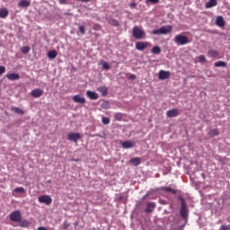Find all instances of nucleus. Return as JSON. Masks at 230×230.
Returning <instances> with one entry per match:
<instances>
[{
    "instance_id": "obj_1",
    "label": "nucleus",
    "mask_w": 230,
    "mask_h": 230,
    "mask_svg": "<svg viewBox=\"0 0 230 230\" xmlns=\"http://www.w3.org/2000/svg\"><path fill=\"white\" fill-rule=\"evenodd\" d=\"M179 200H181V209H180V215L183 218L186 224V222H188V215H189L188 207H186V200H184V198H182L181 196H179Z\"/></svg>"
},
{
    "instance_id": "obj_2",
    "label": "nucleus",
    "mask_w": 230,
    "mask_h": 230,
    "mask_svg": "<svg viewBox=\"0 0 230 230\" xmlns=\"http://www.w3.org/2000/svg\"><path fill=\"white\" fill-rule=\"evenodd\" d=\"M173 30L172 25H164L160 29L153 31V35H168Z\"/></svg>"
},
{
    "instance_id": "obj_3",
    "label": "nucleus",
    "mask_w": 230,
    "mask_h": 230,
    "mask_svg": "<svg viewBox=\"0 0 230 230\" xmlns=\"http://www.w3.org/2000/svg\"><path fill=\"white\" fill-rule=\"evenodd\" d=\"M173 42H175V44H180V46H186V44H190V40L187 36L179 34L174 37Z\"/></svg>"
},
{
    "instance_id": "obj_4",
    "label": "nucleus",
    "mask_w": 230,
    "mask_h": 230,
    "mask_svg": "<svg viewBox=\"0 0 230 230\" xmlns=\"http://www.w3.org/2000/svg\"><path fill=\"white\" fill-rule=\"evenodd\" d=\"M132 35L137 40H141V39H143V37H145L146 33H145V31L141 30L137 26H135L132 30Z\"/></svg>"
},
{
    "instance_id": "obj_5",
    "label": "nucleus",
    "mask_w": 230,
    "mask_h": 230,
    "mask_svg": "<svg viewBox=\"0 0 230 230\" xmlns=\"http://www.w3.org/2000/svg\"><path fill=\"white\" fill-rule=\"evenodd\" d=\"M38 200L40 204H46V206H49L53 202V199L49 195H41L38 198Z\"/></svg>"
},
{
    "instance_id": "obj_6",
    "label": "nucleus",
    "mask_w": 230,
    "mask_h": 230,
    "mask_svg": "<svg viewBox=\"0 0 230 230\" xmlns=\"http://www.w3.org/2000/svg\"><path fill=\"white\" fill-rule=\"evenodd\" d=\"M67 139H68V141H73L74 143H78V141H80V139H82V135L80 133L70 132L67 135Z\"/></svg>"
},
{
    "instance_id": "obj_7",
    "label": "nucleus",
    "mask_w": 230,
    "mask_h": 230,
    "mask_svg": "<svg viewBox=\"0 0 230 230\" xmlns=\"http://www.w3.org/2000/svg\"><path fill=\"white\" fill-rule=\"evenodd\" d=\"M10 220H12V222H21V220H22V216H21V211L19 210L13 211L10 214Z\"/></svg>"
},
{
    "instance_id": "obj_8",
    "label": "nucleus",
    "mask_w": 230,
    "mask_h": 230,
    "mask_svg": "<svg viewBox=\"0 0 230 230\" xmlns=\"http://www.w3.org/2000/svg\"><path fill=\"white\" fill-rule=\"evenodd\" d=\"M149 44L150 43L148 41H137L135 44V48L137 49V51H145V49L148 48Z\"/></svg>"
},
{
    "instance_id": "obj_9",
    "label": "nucleus",
    "mask_w": 230,
    "mask_h": 230,
    "mask_svg": "<svg viewBox=\"0 0 230 230\" xmlns=\"http://www.w3.org/2000/svg\"><path fill=\"white\" fill-rule=\"evenodd\" d=\"M170 76H171L170 71L160 70L158 73L159 80H168V78H170Z\"/></svg>"
},
{
    "instance_id": "obj_10",
    "label": "nucleus",
    "mask_w": 230,
    "mask_h": 230,
    "mask_svg": "<svg viewBox=\"0 0 230 230\" xmlns=\"http://www.w3.org/2000/svg\"><path fill=\"white\" fill-rule=\"evenodd\" d=\"M180 112H179V109H172L167 111L166 112V116L167 118H177V116H179Z\"/></svg>"
},
{
    "instance_id": "obj_11",
    "label": "nucleus",
    "mask_w": 230,
    "mask_h": 230,
    "mask_svg": "<svg viewBox=\"0 0 230 230\" xmlns=\"http://www.w3.org/2000/svg\"><path fill=\"white\" fill-rule=\"evenodd\" d=\"M31 94L33 98H40V96L44 94V91L42 89L36 88L31 91Z\"/></svg>"
},
{
    "instance_id": "obj_12",
    "label": "nucleus",
    "mask_w": 230,
    "mask_h": 230,
    "mask_svg": "<svg viewBox=\"0 0 230 230\" xmlns=\"http://www.w3.org/2000/svg\"><path fill=\"white\" fill-rule=\"evenodd\" d=\"M73 102H75V103H85V97L80 95V94H76L73 97Z\"/></svg>"
},
{
    "instance_id": "obj_13",
    "label": "nucleus",
    "mask_w": 230,
    "mask_h": 230,
    "mask_svg": "<svg viewBox=\"0 0 230 230\" xmlns=\"http://www.w3.org/2000/svg\"><path fill=\"white\" fill-rule=\"evenodd\" d=\"M122 148L128 149V148H134L136 146V143L128 140L121 143Z\"/></svg>"
},
{
    "instance_id": "obj_14",
    "label": "nucleus",
    "mask_w": 230,
    "mask_h": 230,
    "mask_svg": "<svg viewBox=\"0 0 230 230\" xmlns=\"http://www.w3.org/2000/svg\"><path fill=\"white\" fill-rule=\"evenodd\" d=\"M216 24L219 28H224V26H226V21L224 20V17L217 16V19H216Z\"/></svg>"
},
{
    "instance_id": "obj_15",
    "label": "nucleus",
    "mask_w": 230,
    "mask_h": 230,
    "mask_svg": "<svg viewBox=\"0 0 230 230\" xmlns=\"http://www.w3.org/2000/svg\"><path fill=\"white\" fill-rule=\"evenodd\" d=\"M86 96H87V98H89L91 100H98V98H99L98 93H96V92H93L91 90H88L86 92Z\"/></svg>"
},
{
    "instance_id": "obj_16",
    "label": "nucleus",
    "mask_w": 230,
    "mask_h": 230,
    "mask_svg": "<svg viewBox=\"0 0 230 230\" xmlns=\"http://www.w3.org/2000/svg\"><path fill=\"white\" fill-rule=\"evenodd\" d=\"M155 209V202H148L146 204V213H152Z\"/></svg>"
},
{
    "instance_id": "obj_17",
    "label": "nucleus",
    "mask_w": 230,
    "mask_h": 230,
    "mask_svg": "<svg viewBox=\"0 0 230 230\" xmlns=\"http://www.w3.org/2000/svg\"><path fill=\"white\" fill-rule=\"evenodd\" d=\"M220 53L216 49H210L208 51V57H209L210 58H217V57H218Z\"/></svg>"
},
{
    "instance_id": "obj_18",
    "label": "nucleus",
    "mask_w": 230,
    "mask_h": 230,
    "mask_svg": "<svg viewBox=\"0 0 230 230\" xmlns=\"http://www.w3.org/2000/svg\"><path fill=\"white\" fill-rule=\"evenodd\" d=\"M6 78L8 80H11L12 82L15 81V80H19V78H21V75H19V74H7L6 75Z\"/></svg>"
},
{
    "instance_id": "obj_19",
    "label": "nucleus",
    "mask_w": 230,
    "mask_h": 230,
    "mask_svg": "<svg viewBox=\"0 0 230 230\" xmlns=\"http://www.w3.org/2000/svg\"><path fill=\"white\" fill-rule=\"evenodd\" d=\"M10 12L6 8L0 9V19H6L8 17Z\"/></svg>"
},
{
    "instance_id": "obj_20",
    "label": "nucleus",
    "mask_w": 230,
    "mask_h": 230,
    "mask_svg": "<svg viewBox=\"0 0 230 230\" xmlns=\"http://www.w3.org/2000/svg\"><path fill=\"white\" fill-rule=\"evenodd\" d=\"M97 91L101 93L102 96H107L109 94V88L106 86H100Z\"/></svg>"
},
{
    "instance_id": "obj_21",
    "label": "nucleus",
    "mask_w": 230,
    "mask_h": 230,
    "mask_svg": "<svg viewBox=\"0 0 230 230\" xmlns=\"http://www.w3.org/2000/svg\"><path fill=\"white\" fill-rule=\"evenodd\" d=\"M18 4L22 8H28V6L31 4V2H30V0H20Z\"/></svg>"
},
{
    "instance_id": "obj_22",
    "label": "nucleus",
    "mask_w": 230,
    "mask_h": 230,
    "mask_svg": "<svg viewBox=\"0 0 230 230\" xmlns=\"http://www.w3.org/2000/svg\"><path fill=\"white\" fill-rule=\"evenodd\" d=\"M130 164H133V166H139L141 164V158L139 157H134L131 160H129Z\"/></svg>"
},
{
    "instance_id": "obj_23",
    "label": "nucleus",
    "mask_w": 230,
    "mask_h": 230,
    "mask_svg": "<svg viewBox=\"0 0 230 230\" xmlns=\"http://www.w3.org/2000/svg\"><path fill=\"white\" fill-rule=\"evenodd\" d=\"M217 4H218V2H217V0H209L205 6L206 8H213L217 6Z\"/></svg>"
},
{
    "instance_id": "obj_24",
    "label": "nucleus",
    "mask_w": 230,
    "mask_h": 230,
    "mask_svg": "<svg viewBox=\"0 0 230 230\" xmlns=\"http://www.w3.org/2000/svg\"><path fill=\"white\" fill-rule=\"evenodd\" d=\"M214 66L215 67H227V63L226 61H217Z\"/></svg>"
},
{
    "instance_id": "obj_25",
    "label": "nucleus",
    "mask_w": 230,
    "mask_h": 230,
    "mask_svg": "<svg viewBox=\"0 0 230 230\" xmlns=\"http://www.w3.org/2000/svg\"><path fill=\"white\" fill-rule=\"evenodd\" d=\"M162 191H166V192H169V193H172V195H175V193H177V190L170 188V187H162L161 188Z\"/></svg>"
},
{
    "instance_id": "obj_26",
    "label": "nucleus",
    "mask_w": 230,
    "mask_h": 230,
    "mask_svg": "<svg viewBox=\"0 0 230 230\" xmlns=\"http://www.w3.org/2000/svg\"><path fill=\"white\" fill-rule=\"evenodd\" d=\"M18 222H19L21 227H30V221H28L26 219H24V220L21 219Z\"/></svg>"
},
{
    "instance_id": "obj_27",
    "label": "nucleus",
    "mask_w": 230,
    "mask_h": 230,
    "mask_svg": "<svg viewBox=\"0 0 230 230\" xmlns=\"http://www.w3.org/2000/svg\"><path fill=\"white\" fill-rule=\"evenodd\" d=\"M58 55V53H57V50H50L48 52V57L49 58H51V59L57 58Z\"/></svg>"
},
{
    "instance_id": "obj_28",
    "label": "nucleus",
    "mask_w": 230,
    "mask_h": 230,
    "mask_svg": "<svg viewBox=\"0 0 230 230\" xmlns=\"http://www.w3.org/2000/svg\"><path fill=\"white\" fill-rule=\"evenodd\" d=\"M151 52H152L153 55H160V53H161V47H159V46L154 47L152 49Z\"/></svg>"
},
{
    "instance_id": "obj_29",
    "label": "nucleus",
    "mask_w": 230,
    "mask_h": 230,
    "mask_svg": "<svg viewBox=\"0 0 230 230\" xmlns=\"http://www.w3.org/2000/svg\"><path fill=\"white\" fill-rule=\"evenodd\" d=\"M108 22L109 24H111V26H119V22L114 18L109 19Z\"/></svg>"
},
{
    "instance_id": "obj_30",
    "label": "nucleus",
    "mask_w": 230,
    "mask_h": 230,
    "mask_svg": "<svg viewBox=\"0 0 230 230\" xmlns=\"http://www.w3.org/2000/svg\"><path fill=\"white\" fill-rule=\"evenodd\" d=\"M102 109H104L105 111H107L108 109H111V103L108 101H104L102 105H101Z\"/></svg>"
},
{
    "instance_id": "obj_31",
    "label": "nucleus",
    "mask_w": 230,
    "mask_h": 230,
    "mask_svg": "<svg viewBox=\"0 0 230 230\" xmlns=\"http://www.w3.org/2000/svg\"><path fill=\"white\" fill-rule=\"evenodd\" d=\"M13 112H15L16 114H24V111L19 107H13L12 108Z\"/></svg>"
},
{
    "instance_id": "obj_32",
    "label": "nucleus",
    "mask_w": 230,
    "mask_h": 230,
    "mask_svg": "<svg viewBox=\"0 0 230 230\" xmlns=\"http://www.w3.org/2000/svg\"><path fill=\"white\" fill-rule=\"evenodd\" d=\"M114 119H116V121H121V119H123V113H120V112L115 113Z\"/></svg>"
},
{
    "instance_id": "obj_33",
    "label": "nucleus",
    "mask_w": 230,
    "mask_h": 230,
    "mask_svg": "<svg viewBox=\"0 0 230 230\" xmlns=\"http://www.w3.org/2000/svg\"><path fill=\"white\" fill-rule=\"evenodd\" d=\"M14 193H26V190H24V187H17L13 190Z\"/></svg>"
},
{
    "instance_id": "obj_34",
    "label": "nucleus",
    "mask_w": 230,
    "mask_h": 230,
    "mask_svg": "<svg viewBox=\"0 0 230 230\" xmlns=\"http://www.w3.org/2000/svg\"><path fill=\"white\" fill-rule=\"evenodd\" d=\"M101 64H102L103 69H106V71H109L111 69V66L109 65V63L107 61H102Z\"/></svg>"
},
{
    "instance_id": "obj_35",
    "label": "nucleus",
    "mask_w": 230,
    "mask_h": 230,
    "mask_svg": "<svg viewBox=\"0 0 230 230\" xmlns=\"http://www.w3.org/2000/svg\"><path fill=\"white\" fill-rule=\"evenodd\" d=\"M102 122L103 125H109V123H111V119L109 117H102Z\"/></svg>"
},
{
    "instance_id": "obj_36",
    "label": "nucleus",
    "mask_w": 230,
    "mask_h": 230,
    "mask_svg": "<svg viewBox=\"0 0 230 230\" xmlns=\"http://www.w3.org/2000/svg\"><path fill=\"white\" fill-rule=\"evenodd\" d=\"M21 51L24 55H28V53H30V47L24 46V47L22 48Z\"/></svg>"
},
{
    "instance_id": "obj_37",
    "label": "nucleus",
    "mask_w": 230,
    "mask_h": 230,
    "mask_svg": "<svg viewBox=\"0 0 230 230\" xmlns=\"http://www.w3.org/2000/svg\"><path fill=\"white\" fill-rule=\"evenodd\" d=\"M208 134L211 137H215V136H218V130L212 129L211 131L208 132Z\"/></svg>"
},
{
    "instance_id": "obj_38",
    "label": "nucleus",
    "mask_w": 230,
    "mask_h": 230,
    "mask_svg": "<svg viewBox=\"0 0 230 230\" xmlns=\"http://www.w3.org/2000/svg\"><path fill=\"white\" fill-rule=\"evenodd\" d=\"M6 73V67L4 66H0V76Z\"/></svg>"
},
{
    "instance_id": "obj_39",
    "label": "nucleus",
    "mask_w": 230,
    "mask_h": 230,
    "mask_svg": "<svg viewBox=\"0 0 230 230\" xmlns=\"http://www.w3.org/2000/svg\"><path fill=\"white\" fill-rule=\"evenodd\" d=\"M79 31L81 35H85V27L83 25L79 26Z\"/></svg>"
},
{
    "instance_id": "obj_40",
    "label": "nucleus",
    "mask_w": 230,
    "mask_h": 230,
    "mask_svg": "<svg viewBox=\"0 0 230 230\" xmlns=\"http://www.w3.org/2000/svg\"><path fill=\"white\" fill-rule=\"evenodd\" d=\"M199 61L201 62V64H204V62H206V56L200 55L199 57Z\"/></svg>"
},
{
    "instance_id": "obj_41",
    "label": "nucleus",
    "mask_w": 230,
    "mask_h": 230,
    "mask_svg": "<svg viewBox=\"0 0 230 230\" xmlns=\"http://www.w3.org/2000/svg\"><path fill=\"white\" fill-rule=\"evenodd\" d=\"M137 76L134 74H130L128 79L129 80H136Z\"/></svg>"
},
{
    "instance_id": "obj_42",
    "label": "nucleus",
    "mask_w": 230,
    "mask_h": 230,
    "mask_svg": "<svg viewBox=\"0 0 230 230\" xmlns=\"http://www.w3.org/2000/svg\"><path fill=\"white\" fill-rule=\"evenodd\" d=\"M59 4H66L67 3V0H58Z\"/></svg>"
},
{
    "instance_id": "obj_43",
    "label": "nucleus",
    "mask_w": 230,
    "mask_h": 230,
    "mask_svg": "<svg viewBox=\"0 0 230 230\" xmlns=\"http://www.w3.org/2000/svg\"><path fill=\"white\" fill-rule=\"evenodd\" d=\"M130 8H136V6H137V4H136V2H133L129 4Z\"/></svg>"
},
{
    "instance_id": "obj_44",
    "label": "nucleus",
    "mask_w": 230,
    "mask_h": 230,
    "mask_svg": "<svg viewBox=\"0 0 230 230\" xmlns=\"http://www.w3.org/2000/svg\"><path fill=\"white\" fill-rule=\"evenodd\" d=\"M149 3H153V4H157L159 3V0H147Z\"/></svg>"
},
{
    "instance_id": "obj_45",
    "label": "nucleus",
    "mask_w": 230,
    "mask_h": 230,
    "mask_svg": "<svg viewBox=\"0 0 230 230\" xmlns=\"http://www.w3.org/2000/svg\"><path fill=\"white\" fill-rule=\"evenodd\" d=\"M221 230H229V226H221Z\"/></svg>"
},
{
    "instance_id": "obj_46",
    "label": "nucleus",
    "mask_w": 230,
    "mask_h": 230,
    "mask_svg": "<svg viewBox=\"0 0 230 230\" xmlns=\"http://www.w3.org/2000/svg\"><path fill=\"white\" fill-rule=\"evenodd\" d=\"M150 196V192H147L143 198H142V200H146V199L147 198V197H149Z\"/></svg>"
},
{
    "instance_id": "obj_47",
    "label": "nucleus",
    "mask_w": 230,
    "mask_h": 230,
    "mask_svg": "<svg viewBox=\"0 0 230 230\" xmlns=\"http://www.w3.org/2000/svg\"><path fill=\"white\" fill-rule=\"evenodd\" d=\"M38 230H48V229L44 226H40V227H38Z\"/></svg>"
},
{
    "instance_id": "obj_48",
    "label": "nucleus",
    "mask_w": 230,
    "mask_h": 230,
    "mask_svg": "<svg viewBox=\"0 0 230 230\" xmlns=\"http://www.w3.org/2000/svg\"><path fill=\"white\" fill-rule=\"evenodd\" d=\"M201 176L203 177V179H206V175L204 173H201Z\"/></svg>"
}]
</instances>
